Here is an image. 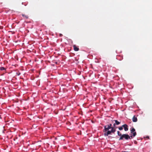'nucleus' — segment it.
<instances>
[{
  "instance_id": "obj_15",
  "label": "nucleus",
  "mask_w": 152,
  "mask_h": 152,
  "mask_svg": "<svg viewBox=\"0 0 152 152\" xmlns=\"http://www.w3.org/2000/svg\"><path fill=\"white\" fill-rule=\"evenodd\" d=\"M59 36L60 37H61L63 36L62 34H59Z\"/></svg>"
},
{
  "instance_id": "obj_5",
  "label": "nucleus",
  "mask_w": 152,
  "mask_h": 152,
  "mask_svg": "<svg viewBox=\"0 0 152 152\" xmlns=\"http://www.w3.org/2000/svg\"><path fill=\"white\" fill-rule=\"evenodd\" d=\"M114 121H115V123L113 125L114 127H115L116 125H118L120 124V122L118 121L117 120H114Z\"/></svg>"
},
{
  "instance_id": "obj_1",
  "label": "nucleus",
  "mask_w": 152,
  "mask_h": 152,
  "mask_svg": "<svg viewBox=\"0 0 152 152\" xmlns=\"http://www.w3.org/2000/svg\"><path fill=\"white\" fill-rule=\"evenodd\" d=\"M104 127V129L103 131L104 133V135L105 136H108V135L111 134L112 133H114L115 131V129L114 128H112L111 130H109V129L111 128L109 126H105Z\"/></svg>"
},
{
  "instance_id": "obj_4",
  "label": "nucleus",
  "mask_w": 152,
  "mask_h": 152,
  "mask_svg": "<svg viewBox=\"0 0 152 152\" xmlns=\"http://www.w3.org/2000/svg\"><path fill=\"white\" fill-rule=\"evenodd\" d=\"M122 127H123L124 130L125 131H127L128 130V126L126 124H124L122 125Z\"/></svg>"
},
{
  "instance_id": "obj_14",
  "label": "nucleus",
  "mask_w": 152,
  "mask_h": 152,
  "mask_svg": "<svg viewBox=\"0 0 152 152\" xmlns=\"http://www.w3.org/2000/svg\"><path fill=\"white\" fill-rule=\"evenodd\" d=\"M20 72H17L16 73V74L18 75H20Z\"/></svg>"
},
{
  "instance_id": "obj_9",
  "label": "nucleus",
  "mask_w": 152,
  "mask_h": 152,
  "mask_svg": "<svg viewBox=\"0 0 152 152\" xmlns=\"http://www.w3.org/2000/svg\"><path fill=\"white\" fill-rule=\"evenodd\" d=\"M123 127H122V125L121 126H120L118 127V129L120 130H122L123 129Z\"/></svg>"
},
{
  "instance_id": "obj_16",
  "label": "nucleus",
  "mask_w": 152,
  "mask_h": 152,
  "mask_svg": "<svg viewBox=\"0 0 152 152\" xmlns=\"http://www.w3.org/2000/svg\"><path fill=\"white\" fill-rule=\"evenodd\" d=\"M146 138H148V139H149V136H147V137H146Z\"/></svg>"
},
{
  "instance_id": "obj_8",
  "label": "nucleus",
  "mask_w": 152,
  "mask_h": 152,
  "mask_svg": "<svg viewBox=\"0 0 152 152\" xmlns=\"http://www.w3.org/2000/svg\"><path fill=\"white\" fill-rule=\"evenodd\" d=\"M117 134H118V136H120V137H121V135H122V134L119 131H117Z\"/></svg>"
},
{
  "instance_id": "obj_13",
  "label": "nucleus",
  "mask_w": 152,
  "mask_h": 152,
  "mask_svg": "<svg viewBox=\"0 0 152 152\" xmlns=\"http://www.w3.org/2000/svg\"><path fill=\"white\" fill-rule=\"evenodd\" d=\"M23 15V16L27 18H28V17L27 16H26L25 15Z\"/></svg>"
},
{
  "instance_id": "obj_6",
  "label": "nucleus",
  "mask_w": 152,
  "mask_h": 152,
  "mask_svg": "<svg viewBox=\"0 0 152 152\" xmlns=\"http://www.w3.org/2000/svg\"><path fill=\"white\" fill-rule=\"evenodd\" d=\"M73 47L75 51H78L79 50L78 46H77L76 45H74Z\"/></svg>"
},
{
  "instance_id": "obj_17",
  "label": "nucleus",
  "mask_w": 152,
  "mask_h": 152,
  "mask_svg": "<svg viewBox=\"0 0 152 152\" xmlns=\"http://www.w3.org/2000/svg\"><path fill=\"white\" fill-rule=\"evenodd\" d=\"M122 152H127V151H122Z\"/></svg>"
},
{
  "instance_id": "obj_12",
  "label": "nucleus",
  "mask_w": 152,
  "mask_h": 152,
  "mask_svg": "<svg viewBox=\"0 0 152 152\" xmlns=\"http://www.w3.org/2000/svg\"><path fill=\"white\" fill-rule=\"evenodd\" d=\"M129 137H130V138H129V139H132V138H133V137H134L133 135L131 136H129Z\"/></svg>"
},
{
  "instance_id": "obj_11",
  "label": "nucleus",
  "mask_w": 152,
  "mask_h": 152,
  "mask_svg": "<svg viewBox=\"0 0 152 152\" xmlns=\"http://www.w3.org/2000/svg\"><path fill=\"white\" fill-rule=\"evenodd\" d=\"M108 126H109L112 129V128H114V127H112V125L111 124H110L109 125H107Z\"/></svg>"
},
{
  "instance_id": "obj_7",
  "label": "nucleus",
  "mask_w": 152,
  "mask_h": 152,
  "mask_svg": "<svg viewBox=\"0 0 152 152\" xmlns=\"http://www.w3.org/2000/svg\"><path fill=\"white\" fill-rule=\"evenodd\" d=\"M132 120L134 122H136L137 121V118L135 116H134L132 118Z\"/></svg>"
},
{
  "instance_id": "obj_10",
  "label": "nucleus",
  "mask_w": 152,
  "mask_h": 152,
  "mask_svg": "<svg viewBox=\"0 0 152 152\" xmlns=\"http://www.w3.org/2000/svg\"><path fill=\"white\" fill-rule=\"evenodd\" d=\"M0 69L1 70H5V68H4L3 67H0Z\"/></svg>"
},
{
  "instance_id": "obj_2",
  "label": "nucleus",
  "mask_w": 152,
  "mask_h": 152,
  "mask_svg": "<svg viewBox=\"0 0 152 152\" xmlns=\"http://www.w3.org/2000/svg\"><path fill=\"white\" fill-rule=\"evenodd\" d=\"M130 137L129 136L128 134H122L121 136L120 137L119 140H124V138L126 140H128L129 138H130Z\"/></svg>"
},
{
  "instance_id": "obj_3",
  "label": "nucleus",
  "mask_w": 152,
  "mask_h": 152,
  "mask_svg": "<svg viewBox=\"0 0 152 152\" xmlns=\"http://www.w3.org/2000/svg\"><path fill=\"white\" fill-rule=\"evenodd\" d=\"M135 129L134 128H132L131 130V133H132L133 134V136L134 137L137 134L136 132H135Z\"/></svg>"
}]
</instances>
